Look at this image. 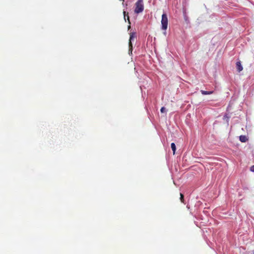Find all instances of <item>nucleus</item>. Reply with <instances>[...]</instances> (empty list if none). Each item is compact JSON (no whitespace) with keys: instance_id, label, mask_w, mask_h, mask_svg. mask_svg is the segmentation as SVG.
<instances>
[{"instance_id":"obj_2","label":"nucleus","mask_w":254,"mask_h":254,"mask_svg":"<svg viewBox=\"0 0 254 254\" xmlns=\"http://www.w3.org/2000/svg\"><path fill=\"white\" fill-rule=\"evenodd\" d=\"M168 23V19L166 13H163L162 15L161 19V25L162 29L164 30H166L167 29Z\"/></svg>"},{"instance_id":"obj_11","label":"nucleus","mask_w":254,"mask_h":254,"mask_svg":"<svg viewBox=\"0 0 254 254\" xmlns=\"http://www.w3.org/2000/svg\"><path fill=\"white\" fill-rule=\"evenodd\" d=\"M250 170L252 171V172H254V165L252 166L250 168Z\"/></svg>"},{"instance_id":"obj_9","label":"nucleus","mask_w":254,"mask_h":254,"mask_svg":"<svg viewBox=\"0 0 254 254\" xmlns=\"http://www.w3.org/2000/svg\"><path fill=\"white\" fill-rule=\"evenodd\" d=\"M180 200L182 202H184V195L182 193H180Z\"/></svg>"},{"instance_id":"obj_12","label":"nucleus","mask_w":254,"mask_h":254,"mask_svg":"<svg viewBox=\"0 0 254 254\" xmlns=\"http://www.w3.org/2000/svg\"><path fill=\"white\" fill-rule=\"evenodd\" d=\"M224 117H225V118H229V117L227 116V114L225 115Z\"/></svg>"},{"instance_id":"obj_13","label":"nucleus","mask_w":254,"mask_h":254,"mask_svg":"<svg viewBox=\"0 0 254 254\" xmlns=\"http://www.w3.org/2000/svg\"><path fill=\"white\" fill-rule=\"evenodd\" d=\"M130 24L128 26V29H130Z\"/></svg>"},{"instance_id":"obj_8","label":"nucleus","mask_w":254,"mask_h":254,"mask_svg":"<svg viewBox=\"0 0 254 254\" xmlns=\"http://www.w3.org/2000/svg\"><path fill=\"white\" fill-rule=\"evenodd\" d=\"M171 147L173 151V154H175L176 150L175 144L174 143H172L171 144Z\"/></svg>"},{"instance_id":"obj_10","label":"nucleus","mask_w":254,"mask_h":254,"mask_svg":"<svg viewBox=\"0 0 254 254\" xmlns=\"http://www.w3.org/2000/svg\"><path fill=\"white\" fill-rule=\"evenodd\" d=\"M160 111L162 113H165L166 112V108L164 107H163L161 108Z\"/></svg>"},{"instance_id":"obj_1","label":"nucleus","mask_w":254,"mask_h":254,"mask_svg":"<svg viewBox=\"0 0 254 254\" xmlns=\"http://www.w3.org/2000/svg\"><path fill=\"white\" fill-rule=\"evenodd\" d=\"M135 13H139L143 10L144 5L143 0H137V1L136 2L135 4Z\"/></svg>"},{"instance_id":"obj_7","label":"nucleus","mask_w":254,"mask_h":254,"mask_svg":"<svg viewBox=\"0 0 254 254\" xmlns=\"http://www.w3.org/2000/svg\"><path fill=\"white\" fill-rule=\"evenodd\" d=\"M201 93H202V94L203 95H209V94H211L213 93V91H204V90H201L200 91Z\"/></svg>"},{"instance_id":"obj_6","label":"nucleus","mask_w":254,"mask_h":254,"mask_svg":"<svg viewBox=\"0 0 254 254\" xmlns=\"http://www.w3.org/2000/svg\"><path fill=\"white\" fill-rule=\"evenodd\" d=\"M123 13L124 14V18H125V21H126V18H127L128 23H129V24H130V22L129 20V16L128 15V13H127V15H126V12L125 11H124Z\"/></svg>"},{"instance_id":"obj_3","label":"nucleus","mask_w":254,"mask_h":254,"mask_svg":"<svg viewBox=\"0 0 254 254\" xmlns=\"http://www.w3.org/2000/svg\"><path fill=\"white\" fill-rule=\"evenodd\" d=\"M129 51L131 53L132 51V45L131 43V41L133 40L136 37V33L135 32H131L129 34Z\"/></svg>"},{"instance_id":"obj_4","label":"nucleus","mask_w":254,"mask_h":254,"mask_svg":"<svg viewBox=\"0 0 254 254\" xmlns=\"http://www.w3.org/2000/svg\"><path fill=\"white\" fill-rule=\"evenodd\" d=\"M236 68H237L238 71H239V72L243 70V68L241 64V62H237L236 63Z\"/></svg>"},{"instance_id":"obj_5","label":"nucleus","mask_w":254,"mask_h":254,"mask_svg":"<svg viewBox=\"0 0 254 254\" xmlns=\"http://www.w3.org/2000/svg\"><path fill=\"white\" fill-rule=\"evenodd\" d=\"M239 139L242 142H246L248 139L245 135H240L239 136Z\"/></svg>"}]
</instances>
